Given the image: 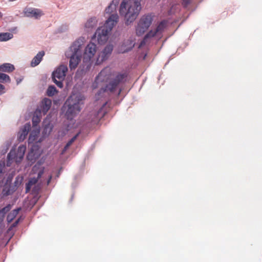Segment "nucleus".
<instances>
[{
  "instance_id": "1",
  "label": "nucleus",
  "mask_w": 262,
  "mask_h": 262,
  "mask_svg": "<svg viewBox=\"0 0 262 262\" xmlns=\"http://www.w3.org/2000/svg\"><path fill=\"white\" fill-rule=\"evenodd\" d=\"M110 73L109 69H104L99 73L95 79V83L97 84L108 80V83L106 86L101 89L97 93V95L98 98L101 93L105 92L113 93L118 91V95H119L122 91V85L126 81L127 74L125 72L114 73L111 75Z\"/></svg>"
},
{
  "instance_id": "2",
  "label": "nucleus",
  "mask_w": 262,
  "mask_h": 262,
  "mask_svg": "<svg viewBox=\"0 0 262 262\" xmlns=\"http://www.w3.org/2000/svg\"><path fill=\"white\" fill-rule=\"evenodd\" d=\"M141 10V4L132 0H123L119 7L120 15L124 17L125 24L128 26L137 18Z\"/></svg>"
},
{
  "instance_id": "3",
  "label": "nucleus",
  "mask_w": 262,
  "mask_h": 262,
  "mask_svg": "<svg viewBox=\"0 0 262 262\" xmlns=\"http://www.w3.org/2000/svg\"><path fill=\"white\" fill-rule=\"evenodd\" d=\"M83 43L82 39H78L73 43L65 53L66 56L70 58L69 66L71 70L75 69L81 60L82 55L81 49Z\"/></svg>"
},
{
  "instance_id": "4",
  "label": "nucleus",
  "mask_w": 262,
  "mask_h": 262,
  "mask_svg": "<svg viewBox=\"0 0 262 262\" xmlns=\"http://www.w3.org/2000/svg\"><path fill=\"white\" fill-rule=\"evenodd\" d=\"M117 19V16L116 15L106 19L105 24L97 29L92 39L96 38L99 44L104 43L107 40L112 29L116 25Z\"/></svg>"
},
{
  "instance_id": "5",
  "label": "nucleus",
  "mask_w": 262,
  "mask_h": 262,
  "mask_svg": "<svg viewBox=\"0 0 262 262\" xmlns=\"http://www.w3.org/2000/svg\"><path fill=\"white\" fill-rule=\"evenodd\" d=\"M84 97L80 95H73L71 96L66 101L68 108L66 112V115L69 119L78 114L82 108L83 104Z\"/></svg>"
},
{
  "instance_id": "6",
  "label": "nucleus",
  "mask_w": 262,
  "mask_h": 262,
  "mask_svg": "<svg viewBox=\"0 0 262 262\" xmlns=\"http://www.w3.org/2000/svg\"><path fill=\"white\" fill-rule=\"evenodd\" d=\"M96 49V45L93 42H90L85 47L83 59L84 65L82 68L81 67L79 68L82 72H85L90 69L91 66V60L95 55Z\"/></svg>"
},
{
  "instance_id": "7",
  "label": "nucleus",
  "mask_w": 262,
  "mask_h": 262,
  "mask_svg": "<svg viewBox=\"0 0 262 262\" xmlns=\"http://www.w3.org/2000/svg\"><path fill=\"white\" fill-rule=\"evenodd\" d=\"M152 17L149 15L143 16L136 27V34L138 36L142 35L149 27L152 22Z\"/></svg>"
},
{
  "instance_id": "8",
  "label": "nucleus",
  "mask_w": 262,
  "mask_h": 262,
  "mask_svg": "<svg viewBox=\"0 0 262 262\" xmlns=\"http://www.w3.org/2000/svg\"><path fill=\"white\" fill-rule=\"evenodd\" d=\"M113 50V46L112 45L108 44L106 45L104 49L99 53L97 57L96 63L99 64L103 61L107 59L112 54Z\"/></svg>"
},
{
  "instance_id": "9",
  "label": "nucleus",
  "mask_w": 262,
  "mask_h": 262,
  "mask_svg": "<svg viewBox=\"0 0 262 262\" xmlns=\"http://www.w3.org/2000/svg\"><path fill=\"white\" fill-rule=\"evenodd\" d=\"M166 23L164 21H161L158 26L155 30H151L144 37L143 40L141 42L140 46H142L145 44L149 38L155 36L157 34L161 33L165 27Z\"/></svg>"
},
{
  "instance_id": "10",
  "label": "nucleus",
  "mask_w": 262,
  "mask_h": 262,
  "mask_svg": "<svg viewBox=\"0 0 262 262\" xmlns=\"http://www.w3.org/2000/svg\"><path fill=\"white\" fill-rule=\"evenodd\" d=\"M119 0H113L110 4L106 8L105 13L110 15L107 19H109L112 16L117 15V19H116V24L119 20V16L116 11L117 6L118 5Z\"/></svg>"
},
{
  "instance_id": "11",
  "label": "nucleus",
  "mask_w": 262,
  "mask_h": 262,
  "mask_svg": "<svg viewBox=\"0 0 262 262\" xmlns=\"http://www.w3.org/2000/svg\"><path fill=\"white\" fill-rule=\"evenodd\" d=\"M24 12L26 17H34L35 19H39L43 14L40 10L32 8H25Z\"/></svg>"
},
{
  "instance_id": "12",
  "label": "nucleus",
  "mask_w": 262,
  "mask_h": 262,
  "mask_svg": "<svg viewBox=\"0 0 262 262\" xmlns=\"http://www.w3.org/2000/svg\"><path fill=\"white\" fill-rule=\"evenodd\" d=\"M67 71V67L64 65H61L53 73L52 78L64 79Z\"/></svg>"
},
{
  "instance_id": "13",
  "label": "nucleus",
  "mask_w": 262,
  "mask_h": 262,
  "mask_svg": "<svg viewBox=\"0 0 262 262\" xmlns=\"http://www.w3.org/2000/svg\"><path fill=\"white\" fill-rule=\"evenodd\" d=\"M43 173V169H41L39 170L37 173V178H31L28 182L26 185V192L28 193L30 191L32 186L35 184L38 179L42 176V175Z\"/></svg>"
},
{
  "instance_id": "14",
  "label": "nucleus",
  "mask_w": 262,
  "mask_h": 262,
  "mask_svg": "<svg viewBox=\"0 0 262 262\" xmlns=\"http://www.w3.org/2000/svg\"><path fill=\"white\" fill-rule=\"evenodd\" d=\"M51 104V100L50 99L45 98L42 100L40 108L38 107L37 110H39L43 115H45L50 110Z\"/></svg>"
},
{
  "instance_id": "15",
  "label": "nucleus",
  "mask_w": 262,
  "mask_h": 262,
  "mask_svg": "<svg viewBox=\"0 0 262 262\" xmlns=\"http://www.w3.org/2000/svg\"><path fill=\"white\" fill-rule=\"evenodd\" d=\"M31 129L30 123H26L20 129L18 133V139L19 141H23L27 136L29 130Z\"/></svg>"
},
{
  "instance_id": "16",
  "label": "nucleus",
  "mask_w": 262,
  "mask_h": 262,
  "mask_svg": "<svg viewBox=\"0 0 262 262\" xmlns=\"http://www.w3.org/2000/svg\"><path fill=\"white\" fill-rule=\"evenodd\" d=\"M97 19L95 17L90 18L84 25L86 31L89 32L95 28L97 26Z\"/></svg>"
},
{
  "instance_id": "17",
  "label": "nucleus",
  "mask_w": 262,
  "mask_h": 262,
  "mask_svg": "<svg viewBox=\"0 0 262 262\" xmlns=\"http://www.w3.org/2000/svg\"><path fill=\"white\" fill-rule=\"evenodd\" d=\"M45 55V52L41 51L39 52L36 56L32 59L31 62V67H35L38 65L41 61L43 56Z\"/></svg>"
},
{
  "instance_id": "18",
  "label": "nucleus",
  "mask_w": 262,
  "mask_h": 262,
  "mask_svg": "<svg viewBox=\"0 0 262 262\" xmlns=\"http://www.w3.org/2000/svg\"><path fill=\"white\" fill-rule=\"evenodd\" d=\"M34 129L31 132L29 135L28 142L29 143H33L36 139L39 134L40 129L38 127H33Z\"/></svg>"
},
{
  "instance_id": "19",
  "label": "nucleus",
  "mask_w": 262,
  "mask_h": 262,
  "mask_svg": "<svg viewBox=\"0 0 262 262\" xmlns=\"http://www.w3.org/2000/svg\"><path fill=\"white\" fill-rule=\"evenodd\" d=\"M26 147L24 145H20L18 147L17 151H16L17 163L20 162L22 159H23L26 151Z\"/></svg>"
},
{
  "instance_id": "20",
  "label": "nucleus",
  "mask_w": 262,
  "mask_h": 262,
  "mask_svg": "<svg viewBox=\"0 0 262 262\" xmlns=\"http://www.w3.org/2000/svg\"><path fill=\"white\" fill-rule=\"evenodd\" d=\"M41 113L39 110H36L32 118L33 127H37V124L40 121Z\"/></svg>"
},
{
  "instance_id": "21",
  "label": "nucleus",
  "mask_w": 262,
  "mask_h": 262,
  "mask_svg": "<svg viewBox=\"0 0 262 262\" xmlns=\"http://www.w3.org/2000/svg\"><path fill=\"white\" fill-rule=\"evenodd\" d=\"M14 66L9 63H5L0 65V71L3 72L10 73L14 70Z\"/></svg>"
},
{
  "instance_id": "22",
  "label": "nucleus",
  "mask_w": 262,
  "mask_h": 262,
  "mask_svg": "<svg viewBox=\"0 0 262 262\" xmlns=\"http://www.w3.org/2000/svg\"><path fill=\"white\" fill-rule=\"evenodd\" d=\"M15 190V186L5 185L3 189L2 193L4 195L7 196L12 194Z\"/></svg>"
},
{
  "instance_id": "23",
  "label": "nucleus",
  "mask_w": 262,
  "mask_h": 262,
  "mask_svg": "<svg viewBox=\"0 0 262 262\" xmlns=\"http://www.w3.org/2000/svg\"><path fill=\"white\" fill-rule=\"evenodd\" d=\"M13 37V34L9 32L0 33V41H7Z\"/></svg>"
},
{
  "instance_id": "24",
  "label": "nucleus",
  "mask_w": 262,
  "mask_h": 262,
  "mask_svg": "<svg viewBox=\"0 0 262 262\" xmlns=\"http://www.w3.org/2000/svg\"><path fill=\"white\" fill-rule=\"evenodd\" d=\"M8 163L14 160L16 163V153L14 149H11L7 156Z\"/></svg>"
},
{
  "instance_id": "25",
  "label": "nucleus",
  "mask_w": 262,
  "mask_h": 262,
  "mask_svg": "<svg viewBox=\"0 0 262 262\" xmlns=\"http://www.w3.org/2000/svg\"><path fill=\"white\" fill-rule=\"evenodd\" d=\"M20 210V208L14 209L11 212L8 214L7 218L8 222H11L12 220L17 215Z\"/></svg>"
},
{
  "instance_id": "26",
  "label": "nucleus",
  "mask_w": 262,
  "mask_h": 262,
  "mask_svg": "<svg viewBox=\"0 0 262 262\" xmlns=\"http://www.w3.org/2000/svg\"><path fill=\"white\" fill-rule=\"evenodd\" d=\"M56 93H57V91L54 85H50L47 89V94L48 96H53Z\"/></svg>"
},
{
  "instance_id": "27",
  "label": "nucleus",
  "mask_w": 262,
  "mask_h": 262,
  "mask_svg": "<svg viewBox=\"0 0 262 262\" xmlns=\"http://www.w3.org/2000/svg\"><path fill=\"white\" fill-rule=\"evenodd\" d=\"M11 81L9 75L0 73V82H10Z\"/></svg>"
},
{
  "instance_id": "28",
  "label": "nucleus",
  "mask_w": 262,
  "mask_h": 262,
  "mask_svg": "<svg viewBox=\"0 0 262 262\" xmlns=\"http://www.w3.org/2000/svg\"><path fill=\"white\" fill-rule=\"evenodd\" d=\"M11 207L12 206L8 204L0 210V213L5 217L6 214L10 210Z\"/></svg>"
},
{
  "instance_id": "29",
  "label": "nucleus",
  "mask_w": 262,
  "mask_h": 262,
  "mask_svg": "<svg viewBox=\"0 0 262 262\" xmlns=\"http://www.w3.org/2000/svg\"><path fill=\"white\" fill-rule=\"evenodd\" d=\"M23 180V177H19L18 176L17 177L15 178V181H14V185H12V186H15V189L16 190L17 188L21 184Z\"/></svg>"
},
{
  "instance_id": "30",
  "label": "nucleus",
  "mask_w": 262,
  "mask_h": 262,
  "mask_svg": "<svg viewBox=\"0 0 262 262\" xmlns=\"http://www.w3.org/2000/svg\"><path fill=\"white\" fill-rule=\"evenodd\" d=\"M57 78H52L53 82L60 88H62L63 87V83L62 81L64 79H57Z\"/></svg>"
},
{
  "instance_id": "31",
  "label": "nucleus",
  "mask_w": 262,
  "mask_h": 262,
  "mask_svg": "<svg viewBox=\"0 0 262 262\" xmlns=\"http://www.w3.org/2000/svg\"><path fill=\"white\" fill-rule=\"evenodd\" d=\"M8 31L10 32H11V33H17V31H18V28L17 27H12L10 29H8Z\"/></svg>"
},
{
  "instance_id": "32",
  "label": "nucleus",
  "mask_w": 262,
  "mask_h": 262,
  "mask_svg": "<svg viewBox=\"0 0 262 262\" xmlns=\"http://www.w3.org/2000/svg\"><path fill=\"white\" fill-rule=\"evenodd\" d=\"M78 134L76 135L73 137H72L67 143L68 145L70 146L71 145V144L75 141V140L76 139L77 137H78Z\"/></svg>"
},
{
  "instance_id": "33",
  "label": "nucleus",
  "mask_w": 262,
  "mask_h": 262,
  "mask_svg": "<svg viewBox=\"0 0 262 262\" xmlns=\"http://www.w3.org/2000/svg\"><path fill=\"white\" fill-rule=\"evenodd\" d=\"M191 1V0H183L182 5L184 7L186 8L190 4Z\"/></svg>"
},
{
  "instance_id": "34",
  "label": "nucleus",
  "mask_w": 262,
  "mask_h": 262,
  "mask_svg": "<svg viewBox=\"0 0 262 262\" xmlns=\"http://www.w3.org/2000/svg\"><path fill=\"white\" fill-rule=\"evenodd\" d=\"M5 86L2 84H0V93L3 94L5 93Z\"/></svg>"
},
{
  "instance_id": "35",
  "label": "nucleus",
  "mask_w": 262,
  "mask_h": 262,
  "mask_svg": "<svg viewBox=\"0 0 262 262\" xmlns=\"http://www.w3.org/2000/svg\"><path fill=\"white\" fill-rule=\"evenodd\" d=\"M5 219V216L0 213V225L2 224Z\"/></svg>"
},
{
  "instance_id": "36",
  "label": "nucleus",
  "mask_w": 262,
  "mask_h": 262,
  "mask_svg": "<svg viewBox=\"0 0 262 262\" xmlns=\"http://www.w3.org/2000/svg\"><path fill=\"white\" fill-rule=\"evenodd\" d=\"M19 219H17L16 221H15L14 223H13V224L12 225V226L13 227H15L16 226H17V225L18 224V223H19Z\"/></svg>"
},
{
  "instance_id": "37",
  "label": "nucleus",
  "mask_w": 262,
  "mask_h": 262,
  "mask_svg": "<svg viewBox=\"0 0 262 262\" xmlns=\"http://www.w3.org/2000/svg\"><path fill=\"white\" fill-rule=\"evenodd\" d=\"M70 146L69 145H68V143L66 144V145H65L64 147V149L63 150V151L62 152H63L64 151H65L66 150H67V149L70 147Z\"/></svg>"
},
{
  "instance_id": "38",
  "label": "nucleus",
  "mask_w": 262,
  "mask_h": 262,
  "mask_svg": "<svg viewBox=\"0 0 262 262\" xmlns=\"http://www.w3.org/2000/svg\"><path fill=\"white\" fill-rule=\"evenodd\" d=\"M32 154L33 153L32 152L29 153V154H28V155L27 156V158H28V160H32V159L31 158Z\"/></svg>"
},
{
  "instance_id": "39",
  "label": "nucleus",
  "mask_w": 262,
  "mask_h": 262,
  "mask_svg": "<svg viewBox=\"0 0 262 262\" xmlns=\"http://www.w3.org/2000/svg\"><path fill=\"white\" fill-rule=\"evenodd\" d=\"M51 179H52V176H50V177H49V180H48V181H47V184H48V185L50 183V181H51Z\"/></svg>"
},
{
  "instance_id": "40",
  "label": "nucleus",
  "mask_w": 262,
  "mask_h": 262,
  "mask_svg": "<svg viewBox=\"0 0 262 262\" xmlns=\"http://www.w3.org/2000/svg\"><path fill=\"white\" fill-rule=\"evenodd\" d=\"M134 2H138L139 4H141V2L142 0H132Z\"/></svg>"
},
{
  "instance_id": "41",
  "label": "nucleus",
  "mask_w": 262,
  "mask_h": 262,
  "mask_svg": "<svg viewBox=\"0 0 262 262\" xmlns=\"http://www.w3.org/2000/svg\"><path fill=\"white\" fill-rule=\"evenodd\" d=\"M7 148L5 150L2 151L3 154H5L7 152Z\"/></svg>"
},
{
  "instance_id": "42",
  "label": "nucleus",
  "mask_w": 262,
  "mask_h": 262,
  "mask_svg": "<svg viewBox=\"0 0 262 262\" xmlns=\"http://www.w3.org/2000/svg\"><path fill=\"white\" fill-rule=\"evenodd\" d=\"M7 148L5 150L2 151L3 154H5L7 152Z\"/></svg>"
},
{
  "instance_id": "43",
  "label": "nucleus",
  "mask_w": 262,
  "mask_h": 262,
  "mask_svg": "<svg viewBox=\"0 0 262 262\" xmlns=\"http://www.w3.org/2000/svg\"><path fill=\"white\" fill-rule=\"evenodd\" d=\"M21 81V79L19 80H17V83L18 84Z\"/></svg>"
},
{
  "instance_id": "44",
  "label": "nucleus",
  "mask_w": 262,
  "mask_h": 262,
  "mask_svg": "<svg viewBox=\"0 0 262 262\" xmlns=\"http://www.w3.org/2000/svg\"><path fill=\"white\" fill-rule=\"evenodd\" d=\"M36 165H35V166L33 167V171H34V170H35V168H36Z\"/></svg>"
},
{
  "instance_id": "45",
  "label": "nucleus",
  "mask_w": 262,
  "mask_h": 262,
  "mask_svg": "<svg viewBox=\"0 0 262 262\" xmlns=\"http://www.w3.org/2000/svg\"><path fill=\"white\" fill-rule=\"evenodd\" d=\"M48 127V125H45V129H47Z\"/></svg>"
},
{
  "instance_id": "46",
  "label": "nucleus",
  "mask_w": 262,
  "mask_h": 262,
  "mask_svg": "<svg viewBox=\"0 0 262 262\" xmlns=\"http://www.w3.org/2000/svg\"><path fill=\"white\" fill-rule=\"evenodd\" d=\"M3 16L2 13L0 12V17H2Z\"/></svg>"
}]
</instances>
